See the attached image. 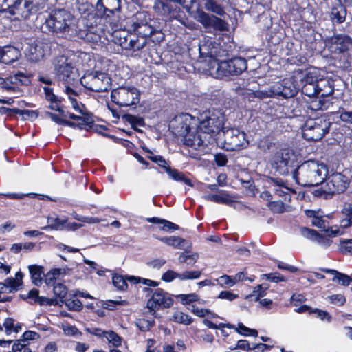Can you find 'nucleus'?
I'll use <instances>...</instances> for the list:
<instances>
[{
  "label": "nucleus",
  "mask_w": 352,
  "mask_h": 352,
  "mask_svg": "<svg viewBox=\"0 0 352 352\" xmlns=\"http://www.w3.org/2000/svg\"><path fill=\"white\" fill-rule=\"evenodd\" d=\"M104 336L107 338L108 341L110 343H111L113 346H118L121 345L122 338L114 331H106Z\"/></svg>",
  "instance_id": "864d4df0"
},
{
  "label": "nucleus",
  "mask_w": 352,
  "mask_h": 352,
  "mask_svg": "<svg viewBox=\"0 0 352 352\" xmlns=\"http://www.w3.org/2000/svg\"><path fill=\"white\" fill-rule=\"evenodd\" d=\"M189 309L193 314L199 318H208V316H209V314H211V311L210 309L199 308L194 305H192Z\"/></svg>",
  "instance_id": "6e6d98bb"
},
{
  "label": "nucleus",
  "mask_w": 352,
  "mask_h": 352,
  "mask_svg": "<svg viewBox=\"0 0 352 352\" xmlns=\"http://www.w3.org/2000/svg\"><path fill=\"white\" fill-rule=\"evenodd\" d=\"M10 84L28 85L30 83V78L22 72H17L6 78Z\"/></svg>",
  "instance_id": "58836bf2"
},
{
  "label": "nucleus",
  "mask_w": 352,
  "mask_h": 352,
  "mask_svg": "<svg viewBox=\"0 0 352 352\" xmlns=\"http://www.w3.org/2000/svg\"><path fill=\"white\" fill-rule=\"evenodd\" d=\"M197 120L189 114H182L176 116L170 124L173 133L183 139L188 133L197 126Z\"/></svg>",
  "instance_id": "2eb2a0df"
},
{
  "label": "nucleus",
  "mask_w": 352,
  "mask_h": 352,
  "mask_svg": "<svg viewBox=\"0 0 352 352\" xmlns=\"http://www.w3.org/2000/svg\"><path fill=\"white\" fill-rule=\"evenodd\" d=\"M304 212L307 218L314 219L315 220H322L324 217L327 219L333 218L329 214H324V212L320 209L317 210H305Z\"/></svg>",
  "instance_id": "a18cd8bd"
},
{
  "label": "nucleus",
  "mask_w": 352,
  "mask_h": 352,
  "mask_svg": "<svg viewBox=\"0 0 352 352\" xmlns=\"http://www.w3.org/2000/svg\"><path fill=\"white\" fill-rule=\"evenodd\" d=\"M236 330L239 333L245 336H253L255 337L258 336V331L256 329H250L243 324H239Z\"/></svg>",
  "instance_id": "052dcab7"
},
{
  "label": "nucleus",
  "mask_w": 352,
  "mask_h": 352,
  "mask_svg": "<svg viewBox=\"0 0 352 352\" xmlns=\"http://www.w3.org/2000/svg\"><path fill=\"white\" fill-rule=\"evenodd\" d=\"M23 274L21 272H18L15 274V278H7L5 280V283L9 286L10 292L16 291L18 287L22 284Z\"/></svg>",
  "instance_id": "ea45409f"
},
{
  "label": "nucleus",
  "mask_w": 352,
  "mask_h": 352,
  "mask_svg": "<svg viewBox=\"0 0 352 352\" xmlns=\"http://www.w3.org/2000/svg\"><path fill=\"white\" fill-rule=\"evenodd\" d=\"M327 46L333 54H342L352 47V39L346 35H336L330 38Z\"/></svg>",
  "instance_id": "412c9836"
},
{
  "label": "nucleus",
  "mask_w": 352,
  "mask_h": 352,
  "mask_svg": "<svg viewBox=\"0 0 352 352\" xmlns=\"http://www.w3.org/2000/svg\"><path fill=\"white\" fill-rule=\"evenodd\" d=\"M192 16L205 29H213L217 31L228 30V25L224 20L213 14H210L201 9H197L192 13Z\"/></svg>",
  "instance_id": "9d476101"
},
{
  "label": "nucleus",
  "mask_w": 352,
  "mask_h": 352,
  "mask_svg": "<svg viewBox=\"0 0 352 352\" xmlns=\"http://www.w3.org/2000/svg\"><path fill=\"white\" fill-rule=\"evenodd\" d=\"M327 175V168L323 163L314 160L303 162L293 171V178L303 186H318Z\"/></svg>",
  "instance_id": "f03ea898"
},
{
  "label": "nucleus",
  "mask_w": 352,
  "mask_h": 352,
  "mask_svg": "<svg viewBox=\"0 0 352 352\" xmlns=\"http://www.w3.org/2000/svg\"><path fill=\"white\" fill-rule=\"evenodd\" d=\"M145 14H138L135 16L136 21L133 23V28L138 35H140L141 38H146L153 35L155 30L145 19L143 20Z\"/></svg>",
  "instance_id": "4be33fe9"
},
{
  "label": "nucleus",
  "mask_w": 352,
  "mask_h": 352,
  "mask_svg": "<svg viewBox=\"0 0 352 352\" xmlns=\"http://www.w3.org/2000/svg\"><path fill=\"white\" fill-rule=\"evenodd\" d=\"M331 122L325 117L320 116L308 119L302 129L304 138L309 141H318L329 132Z\"/></svg>",
  "instance_id": "39448f33"
},
{
  "label": "nucleus",
  "mask_w": 352,
  "mask_h": 352,
  "mask_svg": "<svg viewBox=\"0 0 352 352\" xmlns=\"http://www.w3.org/2000/svg\"><path fill=\"white\" fill-rule=\"evenodd\" d=\"M43 91L45 94L46 100L50 102V108L54 111L63 112L60 106V104L62 102V98L55 95L53 92L52 89L50 87H44Z\"/></svg>",
  "instance_id": "c756f323"
},
{
  "label": "nucleus",
  "mask_w": 352,
  "mask_h": 352,
  "mask_svg": "<svg viewBox=\"0 0 352 352\" xmlns=\"http://www.w3.org/2000/svg\"><path fill=\"white\" fill-rule=\"evenodd\" d=\"M312 225L318 229L319 233L314 229L306 227L300 228L302 236L314 241L324 248H328L332 243L329 237H336L346 232L351 227L352 221H340V224L330 225L329 221H313Z\"/></svg>",
  "instance_id": "f257e3e1"
},
{
  "label": "nucleus",
  "mask_w": 352,
  "mask_h": 352,
  "mask_svg": "<svg viewBox=\"0 0 352 352\" xmlns=\"http://www.w3.org/2000/svg\"><path fill=\"white\" fill-rule=\"evenodd\" d=\"M98 12L103 13L107 17L113 15L120 9V0H99L96 4Z\"/></svg>",
  "instance_id": "5701e85b"
},
{
  "label": "nucleus",
  "mask_w": 352,
  "mask_h": 352,
  "mask_svg": "<svg viewBox=\"0 0 352 352\" xmlns=\"http://www.w3.org/2000/svg\"><path fill=\"white\" fill-rule=\"evenodd\" d=\"M25 55L31 62H38L50 52V47L47 43L41 41L34 40L28 43L25 48Z\"/></svg>",
  "instance_id": "f3484780"
},
{
  "label": "nucleus",
  "mask_w": 352,
  "mask_h": 352,
  "mask_svg": "<svg viewBox=\"0 0 352 352\" xmlns=\"http://www.w3.org/2000/svg\"><path fill=\"white\" fill-rule=\"evenodd\" d=\"M247 61L244 58L235 57L229 60L218 61L213 59L208 69L210 75L214 78H221L232 75H239L247 69Z\"/></svg>",
  "instance_id": "20e7f679"
},
{
  "label": "nucleus",
  "mask_w": 352,
  "mask_h": 352,
  "mask_svg": "<svg viewBox=\"0 0 352 352\" xmlns=\"http://www.w3.org/2000/svg\"><path fill=\"white\" fill-rule=\"evenodd\" d=\"M111 98L120 107H130L139 103L140 92L133 86H122L111 91Z\"/></svg>",
  "instance_id": "1a4fd4ad"
},
{
  "label": "nucleus",
  "mask_w": 352,
  "mask_h": 352,
  "mask_svg": "<svg viewBox=\"0 0 352 352\" xmlns=\"http://www.w3.org/2000/svg\"><path fill=\"white\" fill-rule=\"evenodd\" d=\"M263 278L274 283L285 282L287 279L278 272L265 274L262 275Z\"/></svg>",
  "instance_id": "4d7b16f0"
},
{
  "label": "nucleus",
  "mask_w": 352,
  "mask_h": 352,
  "mask_svg": "<svg viewBox=\"0 0 352 352\" xmlns=\"http://www.w3.org/2000/svg\"><path fill=\"white\" fill-rule=\"evenodd\" d=\"M32 283L36 285H41L43 282L44 272L43 268L38 265H30L28 267Z\"/></svg>",
  "instance_id": "e433bc0d"
},
{
  "label": "nucleus",
  "mask_w": 352,
  "mask_h": 352,
  "mask_svg": "<svg viewBox=\"0 0 352 352\" xmlns=\"http://www.w3.org/2000/svg\"><path fill=\"white\" fill-rule=\"evenodd\" d=\"M302 94L309 98L318 97L317 88L316 84L307 83L300 85Z\"/></svg>",
  "instance_id": "49530a36"
},
{
  "label": "nucleus",
  "mask_w": 352,
  "mask_h": 352,
  "mask_svg": "<svg viewBox=\"0 0 352 352\" xmlns=\"http://www.w3.org/2000/svg\"><path fill=\"white\" fill-rule=\"evenodd\" d=\"M45 25L52 32L65 34L70 38L76 37V19L65 9L53 10L45 19Z\"/></svg>",
  "instance_id": "7ed1b4c3"
},
{
  "label": "nucleus",
  "mask_w": 352,
  "mask_h": 352,
  "mask_svg": "<svg viewBox=\"0 0 352 352\" xmlns=\"http://www.w3.org/2000/svg\"><path fill=\"white\" fill-rule=\"evenodd\" d=\"M39 338V335L38 333L32 331H27L23 333L22 336V338L16 340V342H21L25 343L26 346L30 340H33L38 339Z\"/></svg>",
  "instance_id": "5fc2aeb1"
},
{
  "label": "nucleus",
  "mask_w": 352,
  "mask_h": 352,
  "mask_svg": "<svg viewBox=\"0 0 352 352\" xmlns=\"http://www.w3.org/2000/svg\"><path fill=\"white\" fill-rule=\"evenodd\" d=\"M217 280L220 285L228 287L233 286L236 283L234 277L227 275L221 276Z\"/></svg>",
  "instance_id": "69168bd1"
},
{
  "label": "nucleus",
  "mask_w": 352,
  "mask_h": 352,
  "mask_svg": "<svg viewBox=\"0 0 352 352\" xmlns=\"http://www.w3.org/2000/svg\"><path fill=\"white\" fill-rule=\"evenodd\" d=\"M61 274L60 269H54L47 273L45 276V282L47 285H54V282Z\"/></svg>",
  "instance_id": "de8ad7c7"
},
{
  "label": "nucleus",
  "mask_w": 352,
  "mask_h": 352,
  "mask_svg": "<svg viewBox=\"0 0 352 352\" xmlns=\"http://www.w3.org/2000/svg\"><path fill=\"white\" fill-rule=\"evenodd\" d=\"M318 98H325L333 94L334 89L333 83L328 79H319L316 84Z\"/></svg>",
  "instance_id": "cd10ccee"
},
{
  "label": "nucleus",
  "mask_w": 352,
  "mask_h": 352,
  "mask_svg": "<svg viewBox=\"0 0 352 352\" xmlns=\"http://www.w3.org/2000/svg\"><path fill=\"white\" fill-rule=\"evenodd\" d=\"M170 320L184 325H189L193 322V318L190 315L181 311H175Z\"/></svg>",
  "instance_id": "4c0bfd02"
},
{
  "label": "nucleus",
  "mask_w": 352,
  "mask_h": 352,
  "mask_svg": "<svg viewBox=\"0 0 352 352\" xmlns=\"http://www.w3.org/2000/svg\"><path fill=\"white\" fill-rule=\"evenodd\" d=\"M53 65L55 74L60 80L69 83L74 80V67L69 57L65 55L56 56Z\"/></svg>",
  "instance_id": "4468645a"
},
{
  "label": "nucleus",
  "mask_w": 352,
  "mask_h": 352,
  "mask_svg": "<svg viewBox=\"0 0 352 352\" xmlns=\"http://www.w3.org/2000/svg\"><path fill=\"white\" fill-rule=\"evenodd\" d=\"M177 298H178L181 300V302L183 305L190 304V302L199 301V300L198 295L195 293L188 294H179L177 296Z\"/></svg>",
  "instance_id": "603ef678"
},
{
  "label": "nucleus",
  "mask_w": 352,
  "mask_h": 352,
  "mask_svg": "<svg viewBox=\"0 0 352 352\" xmlns=\"http://www.w3.org/2000/svg\"><path fill=\"white\" fill-rule=\"evenodd\" d=\"M82 226V224L71 221H51V223L41 228L44 230H68L74 231Z\"/></svg>",
  "instance_id": "b1692460"
},
{
  "label": "nucleus",
  "mask_w": 352,
  "mask_h": 352,
  "mask_svg": "<svg viewBox=\"0 0 352 352\" xmlns=\"http://www.w3.org/2000/svg\"><path fill=\"white\" fill-rule=\"evenodd\" d=\"M345 16V10L341 5H339L338 7L333 8L331 12L332 20L338 23H340L344 21Z\"/></svg>",
  "instance_id": "79ce46f5"
},
{
  "label": "nucleus",
  "mask_w": 352,
  "mask_h": 352,
  "mask_svg": "<svg viewBox=\"0 0 352 352\" xmlns=\"http://www.w3.org/2000/svg\"><path fill=\"white\" fill-rule=\"evenodd\" d=\"M236 196L234 195H232V198L230 199V204H228V206L234 208L235 210L241 211L243 210L248 207L241 201L236 200Z\"/></svg>",
  "instance_id": "0e129e2a"
},
{
  "label": "nucleus",
  "mask_w": 352,
  "mask_h": 352,
  "mask_svg": "<svg viewBox=\"0 0 352 352\" xmlns=\"http://www.w3.org/2000/svg\"><path fill=\"white\" fill-rule=\"evenodd\" d=\"M277 168L281 174H287L289 172V168L293 166L294 162L292 161L288 155H282L276 159Z\"/></svg>",
  "instance_id": "c9c22d12"
},
{
  "label": "nucleus",
  "mask_w": 352,
  "mask_h": 352,
  "mask_svg": "<svg viewBox=\"0 0 352 352\" xmlns=\"http://www.w3.org/2000/svg\"><path fill=\"white\" fill-rule=\"evenodd\" d=\"M199 52L201 58H209L208 69L211 66V62L213 59L217 60V58L227 55V52L221 49L212 38L204 37L199 43Z\"/></svg>",
  "instance_id": "9b49d317"
},
{
  "label": "nucleus",
  "mask_w": 352,
  "mask_h": 352,
  "mask_svg": "<svg viewBox=\"0 0 352 352\" xmlns=\"http://www.w3.org/2000/svg\"><path fill=\"white\" fill-rule=\"evenodd\" d=\"M300 89V85L294 74L291 78H286L280 82L275 84L272 87L274 95L289 98L294 96Z\"/></svg>",
  "instance_id": "dca6fc26"
},
{
  "label": "nucleus",
  "mask_w": 352,
  "mask_h": 352,
  "mask_svg": "<svg viewBox=\"0 0 352 352\" xmlns=\"http://www.w3.org/2000/svg\"><path fill=\"white\" fill-rule=\"evenodd\" d=\"M64 91L65 94L67 95L68 99L70 100L72 107L81 114H85L83 111V109H85L84 105L82 104H79L76 99V97L78 96V93L67 85L65 87Z\"/></svg>",
  "instance_id": "f704fd0d"
},
{
  "label": "nucleus",
  "mask_w": 352,
  "mask_h": 352,
  "mask_svg": "<svg viewBox=\"0 0 352 352\" xmlns=\"http://www.w3.org/2000/svg\"><path fill=\"white\" fill-rule=\"evenodd\" d=\"M339 118L344 122L352 124V110L343 109L339 112Z\"/></svg>",
  "instance_id": "680f3d73"
},
{
  "label": "nucleus",
  "mask_w": 352,
  "mask_h": 352,
  "mask_svg": "<svg viewBox=\"0 0 352 352\" xmlns=\"http://www.w3.org/2000/svg\"><path fill=\"white\" fill-rule=\"evenodd\" d=\"M344 220H352V204L345 203L341 211Z\"/></svg>",
  "instance_id": "338daca9"
},
{
  "label": "nucleus",
  "mask_w": 352,
  "mask_h": 352,
  "mask_svg": "<svg viewBox=\"0 0 352 352\" xmlns=\"http://www.w3.org/2000/svg\"><path fill=\"white\" fill-rule=\"evenodd\" d=\"M232 194H230L227 191L221 190H218L216 193H209L203 195L201 197L206 201H212L217 204H221L228 205L230 204V199L232 198Z\"/></svg>",
  "instance_id": "393cba45"
},
{
  "label": "nucleus",
  "mask_w": 352,
  "mask_h": 352,
  "mask_svg": "<svg viewBox=\"0 0 352 352\" xmlns=\"http://www.w3.org/2000/svg\"><path fill=\"white\" fill-rule=\"evenodd\" d=\"M218 140H223V148L230 151L240 150L249 144L246 134L236 128L223 129Z\"/></svg>",
  "instance_id": "6e6552de"
},
{
  "label": "nucleus",
  "mask_w": 352,
  "mask_h": 352,
  "mask_svg": "<svg viewBox=\"0 0 352 352\" xmlns=\"http://www.w3.org/2000/svg\"><path fill=\"white\" fill-rule=\"evenodd\" d=\"M199 254L197 252H190L189 251H184L179 254V261L181 263H186L188 264H195L199 258Z\"/></svg>",
  "instance_id": "a19ab883"
},
{
  "label": "nucleus",
  "mask_w": 352,
  "mask_h": 352,
  "mask_svg": "<svg viewBox=\"0 0 352 352\" xmlns=\"http://www.w3.org/2000/svg\"><path fill=\"white\" fill-rule=\"evenodd\" d=\"M176 278L179 279V273L171 270H168L166 272H164L162 275L161 278V279L166 283L172 282L173 280Z\"/></svg>",
  "instance_id": "13d9d810"
},
{
  "label": "nucleus",
  "mask_w": 352,
  "mask_h": 352,
  "mask_svg": "<svg viewBox=\"0 0 352 352\" xmlns=\"http://www.w3.org/2000/svg\"><path fill=\"white\" fill-rule=\"evenodd\" d=\"M173 305V298L163 289H157L148 300L146 307L153 312L160 307L168 308Z\"/></svg>",
  "instance_id": "a211bd4d"
},
{
  "label": "nucleus",
  "mask_w": 352,
  "mask_h": 352,
  "mask_svg": "<svg viewBox=\"0 0 352 352\" xmlns=\"http://www.w3.org/2000/svg\"><path fill=\"white\" fill-rule=\"evenodd\" d=\"M32 9V3L30 1L23 0H16L13 6L12 12L21 18L27 19L29 17Z\"/></svg>",
  "instance_id": "bb28decb"
},
{
  "label": "nucleus",
  "mask_w": 352,
  "mask_h": 352,
  "mask_svg": "<svg viewBox=\"0 0 352 352\" xmlns=\"http://www.w3.org/2000/svg\"><path fill=\"white\" fill-rule=\"evenodd\" d=\"M160 240L168 245L175 248L185 249L191 248L192 243L179 236L162 237Z\"/></svg>",
  "instance_id": "7c9ffc66"
},
{
  "label": "nucleus",
  "mask_w": 352,
  "mask_h": 352,
  "mask_svg": "<svg viewBox=\"0 0 352 352\" xmlns=\"http://www.w3.org/2000/svg\"><path fill=\"white\" fill-rule=\"evenodd\" d=\"M3 327L7 335H10L12 333H18L21 330V326L14 324V320L12 318H8L3 322Z\"/></svg>",
  "instance_id": "37998d69"
},
{
  "label": "nucleus",
  "mask_w": 352,
  "mask_h": 352,
  "mask_svg": "<svg viewBox=\"0 0 352 352\" xmlns=\"http://www.w3.org/2000/svg\"><path fill=\"white\" fill-rule=\"evenodd\" d=\"M204 8L212 13L222 16L226 14L223 0H204Z\"/></svg>",
  "instance_id": "473e14b6"
},
{
  "label": "nucleus",
  "mask_w": 352,
  "mask_h": 352,
  "mask_svg": "<svg viewBox=\"0 0 352 352\" xmlns=\"http://www.w3.org/2000/svg\"><path fill=\"white\" fill-rule=\"evenodd\" d=\"M124 119L131 124L133 129H135L136 126H143L144 124V120L138 116L126 114L124 116Z\"/></svg>",
  "instance_id": "3c124183"
},
{
  "label": "nucleus",
  "mask_w": 352,
  "mask_h": 352,
  "mask_svg": "<svg viewBox=\"0 0 352 352\" xmlns=\"http://www.w3.org/2000/svg\"><path fill=\"white\" fill-rule=\"evenodd\" d=\"M225 118L223 115L219 112L210 113L208 112L201 116L197 127L204 135H209L212 138V144L215 140V136L221 134V131L224 124Z\"/></svg>",
  "instance_id": "423d86ee"
},
{
  "label": "nucleus",
  "mask_w": 352,
  "mask_h": 352,
  "mask_svg": "<svg viewBox=\"0 0 352 352\" xmlns=\"http://www.w3.org/2000/svg\"><path fill=\"white\" fill-rule=\"evenodd\" d=\"M8 352H32V351L26 346L25 343L15 342L12 348V350Z\"/></svg>",
  "instance_id": "774afa93"
},
{
  "label": "nucleus",
  "mask_w": 352,
  "mask_h": 352,
  "mask_svg": "<svg viewBox=\"0 0 352 352\" xmlns=\"http://www.w3.org/2000/svg\"><path fill=\"white\" fill-rule=\"evenodd\" d=\"M127 277L128 276L124 277L120 275H114L112 278L113 284L118 289L126 290L128 287L126 283V280H128Z\"/></svg>",
  "instance_id": "09e8293b"
},
{
  "label": "nucleus",
  "mask_w": 352,
  "mask_h": 352,
  "mask_svg": "<svg viewBox=\"0 0 352 352\" xmlns=\"http://www.w3.org/2000/svg\"><path fill=\"white\" fill-rule=\"evenodd\" d=\"M102 33V30L99 26H87L82 29L78 25L76 36L86 43L96 45L100 41Z\"/></svg>",
  "instance_id": "aec40b11"
},
{
  "label": "nucleus",
  "mask_w": 352,
  "mask_h": 352,
  "mask_svg": "<svg viewBox=\"0 0 352 352\" xmlns=\"http://www.w3.org/2000/svg\"><path fill=\"white\" fill-rule=\"evenodd\" d=\"M80 84L89 91L104 92L111 88V79L105 72L92 71L84 74L80 78Z\"/></svg>",
  "instance_id": "0eeeda50"
},
{
  "label": "nucleus",
  "mask_w": 352,
  "mask_h": 352,
  "mask_svg": "<svg viewBox=\"0 0 352 352\" xmlns=\"http://www.w3.org/2000/svg\"><path fill=\"white\" fill-rule=\"evenodd\" d=\"M321 98H322L316 97V98L313 100L308 105V109L315 111L323 110L324 103L322 101Z\"/></svg>",
  "instance_id": "bf43d9fd"
},
{
  "label": "nucleus",
  "mask_w": 352,
  "mask_h": 352,
  "mask_svg": "<svg viewBox=\"0 0 352 352\" xmlns=\"http://www.w3.org/2000/svg\"><path fill=\"white\" fill-rule=\"evenodd\" d=\"M182 141L188 146H190L195 150L206 151V148L212 144V138L209 135H204L199 130L197 125L194 126L188 134L182 139Z\"/></svg>",
  "instance_id": "ddd939ff"
},
{
  "label": "nucleus",
  "mask_w": 352,
  "mask_h": 352,
  "mask_svg": "<svg viewBox=\"0 0 352 352\" xmlns=\"http://www.w3.org/2000/svg\"><path fill=\"white\" fill-rule=\"evenodd\" d=\"M200 271H184L182 273H179V280H193L197 279L201 276Z\"/></svg>",
  "instance_id": "8fccbe9b"
},
{
  "label": "nucleus",
  "mask_w": 352,
  "mask_h": 352,
  "mask_svg": "<svg viewBox=\"0 0 352 352\" xmlns=\"http://www.w3.org/2000/svg\"><path fill=\"white\" fill-rule=\"evenodd\" d=\"M267 206L274 214H282L287 211L285 204L280 201H269Z\"/></svg>",
  "instance_id": "c03bdc74"
},
{
  "label": "nucleus",
  "mask_w": 352,
  "mask_h": 352,
  "mask_svg": "<svg viewBox=\"0 0 352 352\" xmlns=\"http://www.w3.org/2000/svg\"><path fill=\"white\" fill-rule=\"evenodd\" d=\"M127 38H125V43L121 45L126 49L133 50L134 52L142 50L146 44V39L144 38L138 37L137 36H130L129 41L127 43Z\"/></svg>",
  "instance_id": "2f4dec72"
},
{
  "label": "nucleus",
  "mask_w": 352,
  "mask_h": 352,
  "mask_svg": "<svg viewBox=\"0 0 352 352\" xmlns=\"http://www.w3.org/2000/svg\"><path fill=\"white\" fill-rule=\"evenodd\" d=\"M295 78L297 81L300 80L301 85L311 83L316 84L318 79V72L316 69H311L309 71L302 73L301 72H297L294 74Z\"/></svg>",
  "instance_id": "c85d7f7f"
},
{
  "label": "nucleus",
  "mask_w": 352,
  "mask_h": 352,
  "mask_svg": "<svg viewBox=\"0 0 352 352\" xmlns=\"http://www.w3.org/2000/svg\"><path fill=\"white\" fill-rule=\"evenodd\" d=\"M19 51L12 46H5L0 48V61L10 64L16 61L19 57Z\"/></svg>",
  "instance_id": "a878e982"
},
{
  "label": "nucleus",
  "mask_w": 352,
  "mask_h": 352,
  "mask_svg": "<svg viewBox=\"0 0 352 352\" xmlns=\"http://www.w3.org/2000/svg\"><path fill=\"white\" fill-rule=\"evenodd\" d=\"M0 84L2 88L8 91H13L16 94L21 93V90L13 84H10L7 79L0 78Z\"/></svg>",
  "instance_id": "e2e57ef3"
},
{
  "label": "nucleus",
  "mask_w": 352,
  "mask_h": 352,
  "mask_svg": "<svg viewBox=\"0 0 352 352\" xmlns=\"http://www.w3.org/2000/svg\"><path fill=\"white\" fill-rule=\"evenodd\" d=\"M349 184V177L342 173H334L324 182L323 191L324 194L332 196L335 193L344 192Z\"/></svg>",
  "instance_id": "f8f14e48"
},
{
  "label": "nucleus",
  "mask_w": 352,
  "mask_h": 352,
  "mask_svg": "<svg viewBox=\"0 0 352 352\" xmlns=\"http://www.w3.org/2000/svg\"><path fill=\"white\" fill-rule=\"evenodd\" d=\"M321 270L324 272L333 274L334 276L332 278V280L337 281L342 285L348 286L352 283V278L345 274L331 269H321Z\"/></svg>",
  "instance_id": "72a5a7b5"
},
{
  "label": "nucleus",
  "mask_w": 352,
  "mask_h": 352,
  "mask_svg": "<svg viewBox=\"0 0 352 352\" xmlns=\"http://www.w3.org/2000/svg\"><path fill=\"white\" fill-rule=\"evenodd\" d=\"M148 158L163 168L170 179L183 182L188 186H192L191 181L186 178L182 173L176 169H172L170 166H166L167 162L163 157L151 154V155L148 156Z\"/></svg>",
  "instance_id": "6ab92c4d"
}]
</instances>
